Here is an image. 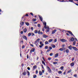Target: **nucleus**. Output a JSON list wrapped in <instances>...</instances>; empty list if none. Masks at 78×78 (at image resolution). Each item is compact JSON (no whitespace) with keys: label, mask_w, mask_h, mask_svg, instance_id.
Instances as JSON below:
<instances>
[{"label":"nucleus","mask_w":78,"mask_h":78,"mask_svg":"<svg viewBox=\"0 0 78 78\" xmlns=\"http://www.w3.org/2000/svg\"><path fill=\"white\" fill-rule=\"evenodd\" d=\"M43 23L44 25V28L45 29H46V31L47 32H48L49 31H50V29H49V27L48 26L47 27V23L46 22L44 23V22Z\"/></svg>","instance_id":"obj_1"},{"label":"nucleus","mask_w":78,"mask_h":78,"mask_svg":"<svg viewBox=\"0 0 78 78\" xmlns=\"http://www.w3.org/2000/svg\"><path fill=\"white\" fill-rule=\"evenodd\" d=\"M46 68H48V70L49 73H51V69H50V68L48 66H47L46 67Z\"/></svg>","instance_id":"obj_2"},{"label":"nucleus","mask_w":78,"mask_h":78,"mask_svg":"<svg viewBox=\"0 0 78 78\" xmlns=\"http://www.w3.org/2000/svg\"><path fill=\"white\" fill-rule=\"evenodd\" d=\"M60 41L63 42H67V40L64 39H60Z\"/></svg>","instance_id":"obj_3"},{"label":"nucleus","mask_w":78,"mask_h":78,"mask_svg":"<svg viewBox=\"0 0 78 78\" xmlns=\"http://www.w3.org/2000/svg\"><path fill=\"white\" fill-rule=\"evenodd\" d=\"M35 50V49L34 48H33L32 49H31L30 51V53H32V51L34 52Z\"/></svg>","instance_id":"obj_4"},{"label":"nucleus","mask_w":78,"mask_h":78,"mask_svg":"<svg viewBox=\"0 0 78 78\" xmlns=\"http://www.w3.org/2000/svg\"><path fill=\"white\" fill-rule=\"evenodd\" d=\"M23 37L24 39H25V40H26V41H27V37H26V36L25 35H23Z\"/></svg>","instance_id":"obj_5"},{"label":"nucleus","mask_w":78,"mask_h":78,"mask_svg":"<svg viewBox=\"0 0 78 78\" xmlns=\"http://www.w3.org/2000/svg\"><path fill=\"white\" fill-rule=\"evenodd\" d=\"M48 37V35H46L45 34L43 35V37L44 38H46L47 37Z\"/></svg>","instance_id":"obj_6"},{"label":"nucleus","mask_w":78,"mask_h":78,"mask_svg":"<svg viewBox=\"0 0 78 78\" xmlns=\"http://www.w3.org/2000/svg\"><path fill=\"white\" fill-rule=\"evenodd\" d=\"M72 48L73 50H75L76 51H77V50H78V49L75 47H72Z\"/></svg>","instance_id":"obj_7"},{"label":"nucleus","mask_w":78,"mask_h":78,"mask_svg":"<svg viewBox=\"0 0 78 78\" xmlns=\"http://www.w3.org/2000/svg\"><path fill=\"white\" fill-rule=\"evenodd\" d=\"M68 33H69L70 34H71L72 36H73L74 37H75V36L73 35V34H72V32L70 31H68Z\"/></svg>","instance_id":"obj_8"},{"label":"nucleus","mask_w":78,"mask_h":78,"mask_svg":"<svg viewBox=\"0 0 78 78\" xmlns=\"http://www.w3.org/2000/svg\"><path fill=\"white\" fill-rule=\"evenodd\" d=\"M56 30H54L52 31V34H55V33H56Z\"/></svg>","instance_id":"obj_9"},{"label":"nucleus","mask_w":78,"mask_h":78,"mask_svg":"<svg viewBox=\"0 0 78 78\" xmlns=\"http://www.w3.org/2000/svg\"><path fill=\"white\" fill-rule=\"evenodd\" d=\"M38 16L40 18V20H41V22H42V20H43V19L42 18V17H41L40 16H39V15Z\"/></svg>","instance_id":"obj_10"},{"label":"nucleus","mask_w":78,"mask_h":78,"mask_svg":"<svg viewBox=\"0 0 78 78\" xmlns=\"http://www.w3.org/2000/svg\"><path fill=\"white\" fill-rule=\"evenodd\" d=\"M66 48H65L64 49L63 48H62L59 49V50H60V51H63V50H64V49L65 50Z\"/></svg>","instance_id":"obj_11"},{"label":"nucleus","mask_w":78,"mask_h":78,"mask_svg":"<svg viewBox=\"0 0 78 78\" xmlns=\"http://www.w3.org/2000/svg\"><path fill=\"white\" fill-rule=\"evenodd\" d=\"M27 31V28H25L23 30V32L24 33H26Z\"/></svg>","instance_id":"obj_12"},{"label":"nucleus","mask_w":78,"mask_h":78,"mask_svg":"<svg viewBox=\"0 0 78 78\" xmlns=\"http://www.w3.org/2000/svg\"><path fill=\"white\" fill-rule=\"evenodd\" d=\"M74 40H75V38H74L73 37H72L71 40V41L73 42V41Z\"/></svg>","instance_id":"obj_13"},{"label":"nucleus","mask_w":78,"mask_h":78,"mask_svg":"<svg viewBox=\"0 0 78 78\" xmlns=\"http://www.w3.org/2000/svg\"><path fill=\"white\" fill-rule=\"evenodd\" d=\"M69 48L70 50H72V45H70L69 47Z\"/></svg>","instance_id":"obj_14"},{"label":"nucleus","mask_w":78,"mask_h":78,"mask_svg":"<svg viewBox=\"0 0 78 78\" xmlns=\"http://www.w3.org/2000/svg\"><path fill=\"white\" fill-rule=\"evenodd\" d=\"M58 55H59L58 54V53L56 54L55 55V58H56V57H58Z\"/></svg>","instance_id":"obj_15"},{"label":"nucleus","mask_w":78,"mask_h":78,"mask_svg":"<svg viewBox=\"0 0 78 78\" xmlns=\"http://www.w3.org/2000/svg\"><path fill=\"white\" fill-rule=\"evenodd\" d=\"M40 44L41 45H42V46H44V44H42V41H40Z\"/></svg>","instance_id":"obj_16"},{"label":"nucleus","mask_w":78,"mask_h":78,"mask_svg":"<svg viewBox=\"0 0 78 78\" xmlns=\"http://www.w3.org/2000/svg\"><path fill=\"white\" fill-rule=\"evenodd\" d=\"M24 24V22H21L20 23V24L21 25L23 26V25Z\"/></svg>","instance_id":"obj_17"},{"label":"nucleus","mask_w":78,"mask_h":78,"mask_svg":"<svg viewBox=\"0 0 78 78\" xmlns=\"http://www.w3.org/2000/svg\"><path fill=\"white\" fill-rule=\"evenodd\" d=\"M74 63H71L70 64V66L71 67H73V66H74Z\"/></svg>","instance_id":"obj_18"},{"label":"nucleus","mask_w":78,"mask_h":78,"mask_svg":"<svg viewBox=\"0 0 78 78\" xmlns=\"http://www.w3.org/2000/svg\"><path fill=\"white\" fill-rule=\"evenodd\" d=\"M33 68L34 69H36V68H37V66L36 65L34 66L33 67Z\"/></svg>","instance_id":"obj_19"},{"label":"nucleus","mask_w":78,"mask_h":78,"mask_svg":"<svg viewBox=\"0 0 78 78\" xmlns=\"http://www.w3.org/2000/svg\"><path fill=\"white\" fill-rule=\"evenodd\" d=\"M30 36H31V33H29V34H28V36L29 37Z\"/></svg>","instance_id":"obj_20"},{"label":"nucleus","mask_w":78,"mask_h":78,"mask_svg":"<svg viewBox=\"0 0 78 78\" xmlns=\"http://www.w3.org/2000/svg\"><path fill=\"white\" fill-rule=\"evenodd\" d=\"M53 41V39H50L48 40V42H52Z\"/></svg>","instance_id":"obj_21"},{"label":"nucleus","mask_w":78,"mask_h":78,"mask_svg":"<svg viewBox=\"0 0 78 78\" xmlns=\"http://www.w3.org/2000/svg\"><path fill=\"white\" fill-rule=\"evenodd\" d=\"M39 73L40 75H42V72L40 71Z\"/></svg>","instance_id":"obj_22"},{"label":"nucleus","mask_w":78,"mask_h":78,"mask_svg":"<svg viewBox=\"0 0 78 78\" xmlns=\"http://www.w3.org/2000/svg\"><path fill=\"white\" fill-rule=\"evenodd\" d=\"M23 75H26V72H24L23 73Z\"/></svg>","instance_id":"obj_23"},{"label":"nucleus","mask_w":78,"mask_h":78,"mask_svg":"<svg viewBox=\"0 0 78 78\" xmlns=\"http://www.w3.org/2000/svg\"><path fill=\"white\" fill-rule=\"evenodd\" d=\"M42 63L44 65V66H45V62H44V61H42Z\"/></svg>","instance_id":"obj_24"},{"label":"nucleus","mask_w":78,"mask_h":78,"mask_svg":"<svg viewBox=\"0 0 78 78\" xmlns=\"http://www.w3.org/2000/svg\"><path fill=\"white\" fill-rule=\"evenodd\" d=\"M37 20L36 19H33L32 20L33 21H34V22L35 21H36Z\"/></svg>","instance_id":"obj_25"},{"label":"nucleus","mask_w":78,"mask_h":78,"mask_svg":"<svg viewBox=\"0 0 78 78\" xmlns=\"http://www.w3.org/2000/svg\"><path fill=\"white\" fill-rule=\"evenodd\" d=\"M72 72V70H69L67 72V73H70V72Z\"/></svg>","instance_id":"obj_26"},{"label":"nucleus","mask_w":78,"mask_h":78,"mask_svg":"<svg viewBox=\"0 0 78 78\" xmlns=\"http://www.w3.org/2000/svg\"><path fill=\"white\" fill-rule=\"evenodd\" d=\"M69 2H72V3H73V0H69Z\"/></svg>","instance_id":"obj_27"},{"label":"nucleus","mask_w":78,"mask_h":78,"mask_svg":"<svg viewBox=\"0 0 78 78\" xmlns=\"http://www.w3.org/2000/svg\"><path fill=\"white\" fill-rule=\"evenodd\" d=\"M25 16H28V14H27L26 15H25V16H24L22 18V19H23V17H25Z\"/></svg>","instance_id":"obj_28"},{"label":"nucleus","mask_w":78,"mask_h":78,"mask_svg":"<svg viewBox=\"0 0 78 78\" xmlns=\"http://www.w3.org/2000/svg\"><path fill=\"white\" fill-rule=\"evenodd\" d=\"M69 50L67 49L66 50V52L67 53H69Z\"/></svg>","instance_id":"obj_29"},{"label":"nucleus","mask_w":78,"mask_h":78,"mask_svg":"<svg viewBox=\"0 0 78 78\" xmlns=\"http://www.w3.org/2000/svg\"><path fill=\"white\" fill-rule=\"evenodd\" d=\"M76 44V41H74L73 42V45H75V44Z\"/></svg>","instance_id":"obj_30"},{"label":"nucleus","mask_w":78,"mask_h":78,"mask_svg":"<svg viewBox=\"0 0 78 78\" xmlns=\"http://www.w3.org/2000/svg\"><path fill=\"white\" fill-rule=\"evenodd\" d=\"M58 73L59 74H61V73H62V71H58Z\"/></svg>","instance_id":"obj_31"},{"label":"nucleus","mask_w":78,"mask_h":78,"mask_svg":"<svg viewBox=\"0 0 78 78\" xmlns=\"http://www.w3.org/2000/svg\"><path fill=\"white\" fill-rule=\"evenodd\" d=\"M52 47L53 48H55V45L54 44H53L52 45Z\"/></svg>","instance_id":"obj_32"},{"label":"nucleus","mask_w":78,"mask_h":78,"mask_svg":"<svg viewBox=\"0 0 78 78\" xmlns=\"http://www.w3.org/2000/svg\"><path fill=\"white\" fill-rule=\"evenodd\" d=\"M39 41H40V38H38L36 40V41H37V42H39Z\"/></svg>","instance_id":"obj_33"},{"label":"nucleus","mask_w":78,"mask_h":78,"mask_svg":"<svg viewBox=\"0 0 78 78\" xmlns=\"http://www.w3.org/2000/svg\"><path fill=\"white\" fill-rule=\"evenodd\" d=\"M34 32L36 34V33H37L38 31L37 30H35L34 31Z\"/></svg>","instance_id":"obj_34"},{"label":"nucleus","mask_w":78,"mask_h":78,"mask_svg":"<svg viewBox=\"0 0 78 78\" xmlns=\"http://www.w3.org/2000/svg\"><path fill=\"white\" fill-rule=\"evenodd\" d=\"M60 69L61 70H62L63 69H64V67L63 66L61 67H60Z\"/></svg>","instance_id":"obj_35"},{"label":"nucleus","mask_w":78,"mask_h":78,"mask_svg":"<svg viewBox=\"0 0 78 78\" xmlns=\"http://www.w3.org/2000/svg\"><path fill=\"white\" fill-rule=\"evenodd\" d=\"M34 78H36L37 77V76L36 75H34L33 76Z\"/></svg>","instance_id":"obj_36"},{"label":"nucleus","mask_w":78,"mask_h":78,"mask_svg":"<svg viewBox=\"0 0 78 78\" xmlns=\"http://www.w3.org/2000/svg\"><path fill=\"white\" fill-rule=\"evenodd\" d=\"M53 53H50V56H53Z\"/></svg>","instance_id":"obj_37"},{"label":"nucleus","mask_w":78,"mask_h":78,"mask_svg":"<svg viewBox=\"0 0 78 78\" xmlns=\"http://www.w3.org/2000/svg\"><path fill=\"white\" fill-rule=\"evenodd\" d=\"M27 75H28V76L30 75V72H29L28 71H27Z\"/></svg>","instance_id":"obj_38"},{"label":"nucleus","mask_w":78,"mask_h":78,"mask_svg":"<svg viewBox=\"0 0 78 78\" xmlns=\"http://www.w3.org/2000/svg\"><path fill=\"white\" fill-rule=\"evenodd\" d=\"M38 33L39 34H40L41 33V31L40 30H39L38 32Z\"/></svg>","instance_id":"obj_39"},{"label":"nucleus","mask_w":78,"mask_h":78,"mask_svg":"<svg viewBox=\"0 0 78 78\" xmlns=\"http://www.w3.org/2000/svg\"><path fill=\"white\" fill-rule=\"evenodd\" d=\"M53 64H58V62H53Z\"/></svg>","instance_id":"obj_40"},{"label":"nucleus","mask_w":78,"mask_h":78,"mask_svg":"<svg viewBox=\"0 0 78 78\" xmlns=\"http://www.w3.org/2000/svg\"><path fill=\"white\" fill-rule=\"evenodd\" d=\"M26 25H27V26H28V25H29V23H26Z\"/></svg>","instance_id":"obj_41"},{"label":"nucleus","mask_w":78,"mask_h":78,"mask_svg":"<svg viewBox=\"0 0 78 78\" xmlns=\"http://www.w3.org/2000/svg\"><path fill=\"white\" fill-rule=\"evenodd\" d=\"M49 48L50 49L49 50H51L52 49V48L50 46L49 47Z\"/></svg>","instance_id":"obj_42"},{"label":"nucleus","mask_w":78,"mask_h":78,"mask_svg":"<svg viewBox=\"0 0 78 78\" xmlns=\"http://www.w3.org/2000/svg\"><path fill=\"white\" fill-rule=\"evenodd\" d=\"M31 35L32 36L34 35V34L33 33H31Z\"/></svg>","instance_id":"obj_43"},{"label":"nucleus","mask_w":78,"mask_h":78,"mask_svg":"<svg viewBox=\"0 0 78 78\" xmlns=\"http://www.w3.org/2000/svg\"><path fill=\"white\" fill-rule=\"evenodd\" d=\"M45 49H48V46H46L45 47Z\"/></svg>","instance_id":"obj_44"},{"label":"nucleus","mask_w":78,"mask_h":78,"mask_svg":"<svg viewBox=\"0 0 78 78\" xmlns=\"http://www.w3.org/2000/svg\"><path fill=\"white\" fill-rule=\"evenodd\" d=\"M74 77H76H76H77V75L76 74H75L74 75Z\"/></svg>","instance_id":"obj_45"},{"label":"nucleus","mask_w":78,"mask_h":78,"mask_svg":"<svg viewBox=\"0 0 78 78\" xmlns=\"http://www.w3.org/2000/svg\"><path fill=\"white\" fill-rule=\"evenodd\" d=\"M65 46H66V45H65V44L62 45V47L63 48L64 47H65Z\"/></svg>","instance_id":"obj_46"},{"label":"nucleus","mask_w":78,"mask_h":78,"mask_svg":"<svg viewBox=\"0 0 78 78\" xmlns=\"http://www.w3.org/2000/svg\"><path fill=\"white\" fill-rule=\"evenodd\" d=\"M57 42V40L55 39L54 40V42Z\"/></svg>","instance_id":"obj_47"},{"label":"nucleus","mask_w":78,"mask_h":78,"mask_svg":"<svg viewBox=\"0 0 78 78\" xmlns=\"http://www.w3.org/2000/svg\"><path fill=\"white\" fill-rule=\"evenodd\" d=\"M48 44V42L47 41H46L45 42V44Z\"/></svg>","instance_id":"obj_48"},{"label":"nucleus","mask_w":78,"mask_h":78,"mask_svg":"<svg viewBox=\"0 0 78 78\" xmlns=\"http://www.w3.org/2000/svg\"><path fill=\"white\" fill-rule=\"evenodd\" d=\"M48 60H49V61H50V60L51 59V58H48Z\"/></svg>","instance_id":"obj_49"},{"label":"nucleus","mask_w":78,"mask_h":78,"mask_svg":"<svg viewBox=\"0 0 78 78\" xmlns=\"http://www.w3.org/2000/svg\"><path fill=\"white\" fill-rule=\"evenodd\" d=\"M36 74H37V73H38V71L37 70H36Z\"/></svg>","instance_id":"obj_50"},{"label":"nucleus","mask_w":78,"mask_h":78,"mask_svg":"<svg viewBox=\"0 0 78 78\" xmlns=\"http://www.w3.org/2000/svg\"><path fill=\"white\" fill-rule=\"evenodd\" d=\"M42 45H39V47H40V48H42Z\"/></svg>","instance_id":"obj_51"},{"label":"nucleus","mask_w":78,"mask_h":78,"mask_svg":"<svg viewBox=\"0 0 78 78\" xmlns=\"http://www.w3.org/2000/svg\"><path fill=\"white\" fill-rule=\"evenodd\" d=\"M27 69L28 70H30V67H27Z\"/></svg>","instance_id":"obj_52"},{"label":"nucleus","mask_w":78,"mask_h":78,"mask_svg":"<svg viewBox=\"0 0 78 78\" xmlns=\"http://www.w3.org/2000/svg\"><path fill=\"white\" fill-rule=\"evenodd\" d=\"M50 51V50L48 49L47 50V52H48V51Z\"/></svg>","instance_id":"obj_53"},{"label":"nucleus","mask_w":78,"mask_h":78,"mask_svg":"<svg viewBox=\"0 0 78 78\" xmlns=\"http://www.w3.org/2000/svg\"><path fill=\"white\" fill-rule=\"evenodd\" d=\"M38 27H41V25H40V24H38Z\"/></svg>","instance_id":"obj_54"},{"label":"nucleus","mask_w":78,"mask_h":78,"mask_svg":"<svg viewBox=\"0 0 78 78\" xmlns=\"http://www.w3.org/2000/svg\"><path fill=\"white\" fill-rule=\"evenodd\" d=\"M37 41H36L34 42L35 44H37Z\"/></svg>","instance_id":"obj_55"},{"label":"nucleus","mask_w":78,"mask_h":78,"mask_svg":"<svg viewBox=\"0 0 78 78\" xmlns=\"http://www.w3.org/2000/svg\"><path fill=\"white\" fill-rule=\"evenodd\" d=\"M22 48H25V46L24 45H23L22 47Z\"/></svg>","instance_id":"obj_56"},{"label":"nucleus","mask_w":78,"mask_h":78,"mask_svg":"<svg viewBox=\"0 0 78 78\" xmlns=\"http://www.w3.org/2000/svg\"><path fill=\"white\" fill-rule=\"evenodd\" d=\"M30 14H31V15H32L33 16V13H30Z\"/></svg>","instance_id":"obj_57"},{"label":"nucleus","mask_w":78,"mask_h":78,"mask_svg":"<svg viewBox=\"0 0 78 78\" xmlns=\"http://www.w3.org/2000/svg\"><path fill=\"white\" fill-rule=\"evenodd\" d=\"M27 59H28V58H29V56H28V55H27Z\"/></svg>","instance_id":"obj_58"},{"label":"nucleus","mask_w":78,"mask_h":78,"mask_svg":"<svg viewBox=\"0 0 78 78\" xmlns=\"http://www.w3.org/2000/svg\"><path fill=\"white\" fill-rule=\"evenodd\" d=\"M31 30L32 31H33V27H32L31 28Z\"/></svg>","instance_id":"obj_59"},{"label":"nucleus","mask_w":78,"mask_h":78,"mask_svg":"<svg viewBox=\"0 0 78 78\" xmlns=\"http://www.w3.org/2000/svg\"><path fill=\"white\" fill-rule=\"evenodd\" d=\"M42 58H43V59L44 61H45V59H44V57H43Z\"/></svg>","instance_id":"obj_60"},{"label":"nucleus","mask_w":78,"mask_h":78,"mask_svg":"<svg viewBox=\"0 0 78 78\" xmlns=\"http://www.w3.org/2000/svg\"><path fill=\"white\" fill-rule=\"evenodd\" d=\"M66 72H64L63 73V75H66Z\"/></svg>","instance_id":"obj_61"},{"label":"nucleus","mask_w":78,"mask_h":78,"mask_svg":"<svg viewBox=\"0 0 78 78\" xmlns=\"http://www.w3.org/2000/svg\"><path fill=\"white\" fill-rule=\"evenodd\" d=\"M31 46V47H34L33 45V44H30Z\"/></svg>","instance_id":"obj_62"},{"label":"nucleus","mask_w":78,"mask_h":78,"mask_svg":"<svg viewBox=\"0 0 78 78\" xmlns=\"http://www.w3.org/2000/svg\"><path fill=\"white\" fill-rule=\"evenodd\" d=\"M21 34H23V31H21Z\"/></svg>","instance_id":"obj_63"},{"label":"nucleus","mask_w":78,"mask_h":78,"mask_svg":"<svg viewBox=\"0 0 78 78\" xmlns=\"http://www.w3.org/2000/svg\"><path fill=\"white\" fill-rule=\"evenodd\" d=\"M42 73H44V70H42Z\"/></svg>","instance_id":"obj_64"}]
</instances>
